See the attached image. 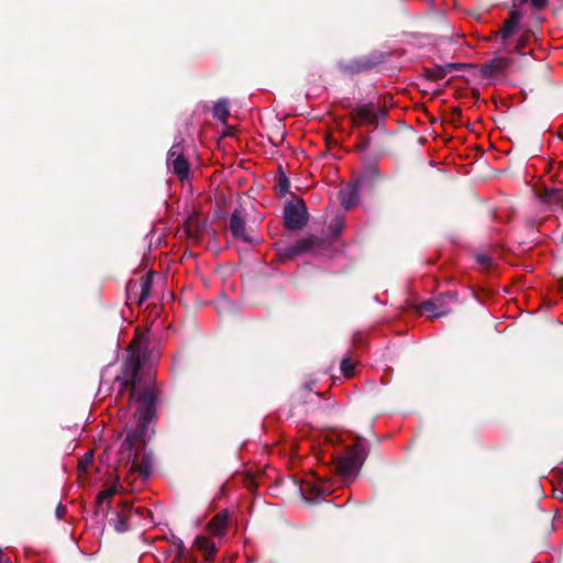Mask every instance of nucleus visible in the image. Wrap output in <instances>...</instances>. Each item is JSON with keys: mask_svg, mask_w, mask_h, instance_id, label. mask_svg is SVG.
<instances>
[{"mask_svg": "<svg viewBox=\"0 0 563 563\" xmlns=\"http://www.w3.org/2000/svg\"><path fill=\"white\" fill-rule=\"evenodd\" d=\"M339 198L341 200L342 206L345 209H350L356 205L358 199V185L357 184H349L343 187L339 192Z\"/></svg>", "mask_w": 563, "mask_h": 563, "instance_id": "obj_9", "label": "nucleus"}, {"mask_svg": "<svg viewBox=\"0 0 563 563\" xmlns=\"http://www.w3.org/2000/svg\"><path fill=\"white\" fill-rule=\"evenodd\" d=\"M151 285H152V282L148 276L141 279V294H140V300H139L140 303H142L143 301H145L148 298Z\"/></svg>", "mask_w": 563, "mask_h": 563, "instance_id": "obj_15", "label": "nucleus"}, {"mask_svg": "<svg viewBox=\"0 0 563 563\" xmlns=\"http://www.w3.org/2000/svg\"><path fill=\"white\" fill-rule=\"evenodd\" d=\"M65 511H66L65 506H63L62 504H59V505L57 506V508H56V516H57V518H59V519H60V518L63 517V515L65 514Z\"/></svg>", "mask_w": 563, "mask_h": 563, "instance_id": "obj_22", "label": "nucleus"}, {"mask_svg": "<svg viewBox=\"0 0 563 563\" xmlns=\"http://www.w3.org/2000/svg\"><path fill=\"white\" fill-rule=\"evenodd\" d=\"M228 527V515L225 512H220L216 515L212 520L209 522V529L211 533L216 537H222L225 534Z\"/></svg>", "mask_w": 563, "mask_h": 563, "instance_id": "obj_10", "label": "nucleus"}, {"mask_svg": "<svg viewBox=\"0 0 563 563\" xmlns=\"http://www.w3.org/2000/svg\"><path fill=\"white\" fill-rule=\"evenodd\" d=\"M114 528L119 532H124L128 530V523L125 518L122 515H119L117 521L114 523Z\"/></svg>", "mask_w": 563, "mask_h": 563, "instance_id": "obj_17", "label": "nucleus"}, {"mask_svg": "<svg viewBox=\"0 0 563 563\" xmlns=\"http://www.w3.org/2000/svg\"><path fill=\"white\" fill-rule=\"evenodd\" d=\"M288 187H289L288 180L286 178L280 179V181L278 184L279 194L284 195L288 190Z\"/></svg>", "mask_w": 563, "mask_h": 563, "instance_id": "obj_20", "label": "nucleus"}, {"mask_svg": "<svg viewBox=\"0 0 563 563\" xmlns=\"http://www.w3.org/2000/svg\"><path fill=\"white\" fill-rule=\"evenodd\" d=\"M146 361V350L143 338H135L129 346V356L125 360L122 376L118 377L121 386L125 388L132 385L131 402L136 405L135 419L136 427L129 430L121 444L119 455L120 461L130 465L132 471L137 468V457L143 449L147 435V426L155 416V391L150 385L143 389L140 388L137 375Z\"/></svg>", "mask_w": 563, "mask_h": 563, "instance_id": "obj_1", "label": "nucleus"}, {"mask_svg": "<svg viewBox=\"0 0 563 563\" xmlns=\"http://www.w3.org/2000/svg\"><path fill=\"white\" fill-rule=\"evenodd\" d=\"M118 492V485L112 484L108 486L107 488L102 489L98 496L97 501L101 506L106 500H108L110 497H112Z\"/></svg>", "mask_w": 563, "mask_h": 563, "instance_id": "obj_14", "label": "nucleus"}, {"mask_svg": "<svg viewBox=\"0 0 563 563\" xmlns=\"http://www.w3.org/2000/svg\"><path fill=\"white\" fill-rule=\"evenodd\" d=\"M168 164L173 167L174 173L184 179L188 176L189 166L187 161L183 157L180 147L174 145L168 152Z\"/></svg>", "mask_w": 563, "mask_h": 563, "instance_id": "obj_7", "label": "nucleus"}, {"mask_svg": "<svg viewBox=\"0 0 563 563\" xmlns=\"http://www.w3.org/2000/svg\"><path fill=\"white\" fill-rule=\"evenodd\" d=\"M312 490L314 492L316 496H321L328 494L330 492V488L314 485Z\"/></svg>", "mask_w": 563, "mask_h": 563, "instance_id": "obj_19", "label": "nucleus"}, {"mask_svg": "<svg viewBox=\"0 0 563 563\" xmlns=\"http://www.w3.org/2000/svg\"><path fill=\"white\" fill-rule=\"evenodd\" d=\"M195 544L199 550L203 551L207 560H211L217 552V547L209 537H197L195 540Z\"/></svg>", "mask_w": 563, "mask_h": 563, "instance_id": "obj_12", "label": "nucleus"}, {"mask_svg": "<svg viewBox=\"0 0 563 563\" xmlns=\"http://www.w3.org/2000/svg\"><path fill=\"white\" fill-rule=\"evenodd\" d=\"M0 563H9V558L0 551Z\"/></svg>", "mask_w": 563, "mask_h": 563, "instance_id": "obj_23", "label": "nucleus"}, {"mask_svg": "<svg viewBox=\"0 0 563 563\" xmlns=\"http://www.w3.org/2000/svg\"><path fill=\"white\" fill-rule=\"evenodd\" d=\"M354 364L349 358H343L341 362V371L342 373L350 377L353 375Z\"/></svg>", "mask_w": 563, "mask_h": 563, "instance_id": "obj_16", "label": "nucleus"}, {"mask_svg": "<svg viewBox=\"0 0 563 563\" xmlns=\"http://www.w3.org/2000/svg\"><path fill=\"white\" fill-rule=\"evenodd\" d=\"M453 300L452 295L435 298L433 300L423 301L419 306V311L429 318H439L446 314L450 309L448 307L449 301Z\"/></svg>", "mask_w": 563, "mask_h": 563, "instance_id": "obj_5", "label": "nucleus"}, {"mask_svg": "<svg viewBox=\"0 0 563 563\" xmlns=\"http://www.w3.org/2000/svg\"><path fill=\"white\" fill-rule=\"evenodd\" d=\"M365 456L366 448L363 442L357 441L347 450L344 456L336 461V471L344 479H349L358 472Z\"/></svg>", "mask_w": 563, "mask_h": 563, "instance_id": "obj_2", "label": "nucleus"}, {"mask_svg": "<svg viewBox=\"0 0 563 563\" xmlns=\"http://www.w3.org/2000/svg\"><path fill=\"white\" fill-rule=\"evenodd\" d=\"M521 18L522 14L518 10L512 9L510 11L509 18L504 22L503 27L498 32L506 51H516L517 53H521L526 47L528 35L520 34V36L516 41L515 47L512 49L509 48L510 38L520 32Z\"/></svg>", "mask_w": 563, "mask_h": 563, "instance_id": "obj_3", "label": "nucleus"}, {"mask_svg": "<svg viewBox=\"0 0 563 563\" xmlns=\"http://www.w3.org/2000/svg\"><path fill=\"white\" fill-rule=\"evenodd\" d=\"M230 114L228 102L224 100L218 101L213 107V115L222 122H225Z\"/></svg>", "mask_w": 563, "mask_h": 563, "instance_id": "obj_13", "label": "nucleus"}, {"mask_svg": "<svg viewBox=\"0 0 563 563\" xmlns=\"http://www.w3.org/2000/svg\"><path fill=\"white\" fill-rule=\"evenodd\" d=\"M479 261L483 262V263H488L489 260L487 257H485V256H481Z\"/></svg>", "mask_w": 563, "mask_h": 563, "instance_id": "obj_24", "label": "nucleus"}, {"mask_svg": "<svg viewBox=\"0 0 563 563\" xmlns=\"http://www.w3.org/2000/svg\"><path fill=\"white\" fill-rule=\"evenodd\" d=\"M230 230L235 239L244 242L253 243L256 241L254 236L246 233L245 223L239 212H233L230 219Z\"/></svg>", "mask_w": 563, "mask_h": 563, "instance_id": "obj_8", "label": "nucleus"}, {"mask_svg": "<svg viewBox=\"0 0 563 563\" xmlns=\"http://www.w3.org/2000/svg\"><path fill=\"white\" fill-rule=\"evenodd\" d=\"M520 2L530 3L534 9L540 10L547 5L548 0H520Z\"/></svg>", "mask_w": 563, "mask_h": 563, "instance_id": "obj_18", "label": "nucleus"}, {"mask_svg": "<svg viewBox=\"0 0 563 563\" xmlns=\"http://www.w3.org/2000/svg\"><path fill=\"white\" fill-rule=\"evenodd\" d=\"M307 221V210L302 201L289 202L284 210V223L287 229H300Z\"/></svg>", "mask_w": 563, "mask_h": 563, "instance_id": "obj_4", "label": "nucleus"}, {"mask_svg": "<svg viewBox=\"0 0 563 563\" xmlns=\"http://www.w3.org/2000/svg\"><path fill=\"white\" fill-rule=\"evenodd\" d=\"M510 64L509 58L498 56L496 58H493L484 66V71L487 75L494 76L498 73H501L505 70Z\"/></svg>", "mask_w": 563, "mask_h": 563, "instance_id": "obj_11", "label": "nucleus"}, {"mask_svg": "<svg viewBox=\"0 0 563 563\" xmlns=\"http://www.w3.org/2000/svg\"><path fill=\"white\" fill-rule=\"evenodd\" d=\"M91 461H92V454L91 453H87V454L84 455L82 460L80 461V465L81 466H86L89 463H91Z\"/></svg>", "mask_w": 563, "mask_h": 563, "instance_id": "obj_21", "label": "nucleus"}, {"mask_svg": "<svg viewBox=\"0 0 563 563\" xmlns=\"http://www.w3.org/2000/svg\"><path fill=\"white\" fill-rule=\"evenodd\" d=\"M317 243L318 240L313 236L303 238L295 245L280 250L278 257L280 261L291 260L300 254L313 251Z\"/></svg>", "mask_w": 563, "mask_h": 563, "instance_id": "obj_6", "label": "nucleus"}]
</instances>
